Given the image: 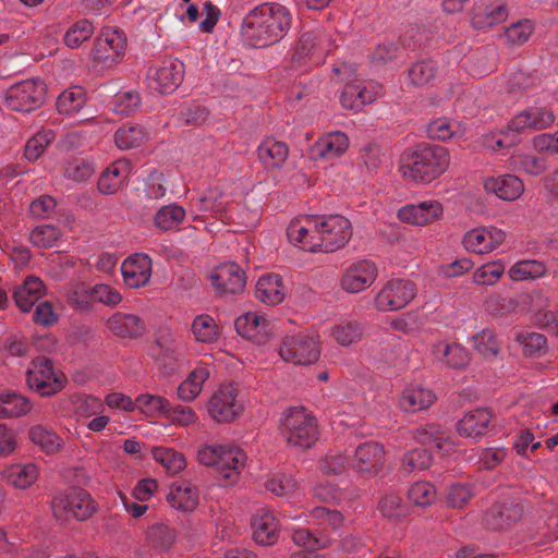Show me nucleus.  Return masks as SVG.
<instances>
[{"label": "nucleus", "instance_id": "nucleus-1", "mask_svg": "<svg viewBox=\"0 0 558 558\" xmlns=\"http://www.w3.org/2000/svg\"><path fill=\"white\" fill-rule=\"evenodd\" d=\"M289 10L279 3H263L243 19L241 33L248 44L266 47L278 43L291 27Z\"/></svg>", "mask_w": 558, "mask_h": 558}, {"label": "nucleus", "instance_id": "nucleus-2", "mask_svg": "<svg viewBox=\"0 0 558 558\" xmlns=\"http://www.w3.org/2000/svg\"><path fill=\"white\" fill-rule=\"evenodd\" d=\"M450 165L449 150L439 145L404 151L400 159L401 175L417 184H427L439 178Z\"/></svg>", "mask_w": 558, "mask_h": 558}, {"label": "nucleus", "instance_id": "nucleus-3", "mask_svg": "<svg viewBox=\"0 0 558 558\" xmlns=\"http://www.w3.org/2000/svg\"><path fill=\"white\" fill-rule=\"evenodd\" d=\"M197 460L205 466H211L229 484L235 483L245 468L247 457L238 446L230 442L205 444L197 450Z\"/></svg>", "mask_w": 558, "mask_h": 558}, {"label": "nucleus", "instance_id": "nucleus-4", "mask_svg": "<svg viewBox=\"0 0 558 558\" xmlns=\"http://www.w3.org/2000/svg\"><path fill=\"white\" fill-rule=\"evenodd\" d=\"M280 432L289 446L300 449L311 448L318 439L317 421L303 407H291L282 413Z\"/></svg>", "mask_w": 558, "mask_h": 558}, {"label": "nucleus", "instance_id": "nucleus-5", "mask_svg": "<svg viewBox=\"0 0 558 558\" xmlns=\"http://www.w3.org/2000/svg\"><path fill=\"white\" fill-rule=\"evenodd\" d=\"M335 45L330 34L317 28L303 33L295 46L291 62L295 70L306 71L324 63Z\"/></svg>", "mask_w": 558, "mask_h": 558}, {"label": "nucleus", "instance_id": "nucleus-6", "mask_svg": "<svg viewBox=\"0 0 558 558\" xmlns=\"http://www.w3.org/2000/svg\"><path fill=\"white\" fill-rule=\"evenodd\" d=\"M554 122V111L547 106L535 104L517 112L502 132L511 135L512 143H519L521 135L547 129Z\"/></svg>", "mask_w": 558, "mask_h": 558}, {"label": "nucleus", "instance_id": "nucleus-7", "mask_svg": "<svg viewBox=\"0 0 558 558\" xmlns=\"http://www.w3.org/2000/svg\"><path fill=\"white\" fill-rule=\"evenodd\" d=\"M28 387L43 397L60 392L66 385L68 378L63 372L54 368L51 360L39 356L32 361L27 372Z\"/></svg>", "mask_w": 558, "mask_h": 558}, {"label": "nucleus", "instance_id": "nucleus-8", "mask_svg": "<svg viewBox=\"0 0 558 558\" xmlns=\"http://www.w3.org/2000/svg\"><path fill=\"white\" fill-rule=\"evenodd\" d=\"M47 87L41 80L29 78L10 86L3 94L4 105L19 112H32L46 100Z\"/></svg>", "mask_w": 558, "mask_h": 558}, {"label": "nucleus", "instance_id": "nucleus-9", "mask_svg": "<svg viewBox=\"0 0 558 558\" xmlns=\"http://www.w3.org/2000/svg\"><path fill=\"white\" fill-rule=\"evenodd\" d=\"M243 401L234 383L220 385L207 401V414L217 423H230L243 411Z\"/></svg>", "mask_w": 558, "mask_h": 558}, {"label": "nucleus", "instance_id": "nucleus-10", "mask_svg": "<svg viewBox=\"0 0 558 558\" xmlns=\"http://www.w3.org/2000/svg\"><path fill=\"white\" fill-rule=\"evenodd\" d=\"M280 357L294 365H310L320 356L318 337L314 333L300 332L287 336L279 347Z\"/></svg>", "mask_w": 558, "mask_h": 558}, {"label": "nucleus", "instance_id": "nucleus-11", "mask_svg": "<svg viewBox=\"0 0 558 558\" xmlns=\"http://www.w3.org/2000/svg\"><path fill=\"white\" fill-rule=\"evenodd\" d=\"M51 508L57 520L66 521L75 518L78 521H84L96 512L97 505L86 490L72 489L66 494L54 496Z\"/></svg>", "mask_w": 558, "mask_h": 558}, {"label": "nucleus", "instance_id": "nucleus-12", "mask_svg": "<svg viewBox=\"0 0 558 558\" xmlns=\"http://www.w3.org/2000/svg\"><path fill=\"white\" fill-rule=\"evenodd\" d=\"M319 215H304L292 219L287 236L294 246L311 252H322Z\"/></svg>", "mask_w": 558, "mask_h": 558}, {"label": "nucleus", "instance_id": "nucleus-13", "mask_svg": "<svg viewBox=\"0 0 558 558\" xmlns=\"http://www.w3.org/2000/svg\"><path fill=\"white\" fill-rule=\"evenodd\" d=\"M415 284L408 279H389L376 293L374 304L379 312H393L405 307L415 296Z\"/></svg>", "mask_w": 558, "mask_h": 558}, {"label": "nucleus", "instance_id": "nucleus-14", "mask_svg": "<svg viewBox=\"0 0 558 558\" xmlns=\"http://www.w3.org/2000/svg\"><path fill=\"white\" fill-rule=\"evenodd\" d=\"M128 38L122 29L105 27L93 49L94 59L107 65L120 62L125 54Z\"/></svg>", "mask_w": 558, "mask_h": 558}, {"label": "nucleus", "instance_id": "nucleus-15", "mask_svg": "<svg viewBox=\"0 0 558 558\" xmlns=\"http://www.w3.org/2000/svg\"><path fill=\"white\" fill-rule=\"evenodd\" d=\"M385 94L384 86L377 82L355 80L347 84L340 95V104L347 110L361 111Z\"/></svg>", "mask_w": 558, "mask_h": 558}, {"label": "nucleus", "instance_id": "nucleus-16", "mask_svg": "<svg viewBox=\"0 0 558 558\" xmlns=\"http://www.w3.org/2000/svg\"><path fill=\"white\" fill-rule=\"evenodd\" d=\"M322 252L331 253L343 247L352 235V226L341 215H319Z\"/></svg>", "mask_w": 558, "mask_h": 558}, {"label": "nucleus", "instance_id": "nucleus-17", "mask_svg": "<svg viewBox=\"0 0 558 558\" xmlns=\"http://www.w3.org/2000/svg\"><path fill=\"white\" fill-rule=\"evenodd\" d=\"M386 450L379 442L369 440L360 444L354 451V456L350 462V468L365 476L372 477L377 475L385 465Z\"/></svg>", "mask_w": 558, "mask_h": 558}, {"label": "nucleus", "instance_id": "nucleus-18", "mask_svg": "<svg viewBox=\"0 0 558 558\" xmlns=\"http://www.w3.org/2000/svg\"><path fill=\"white\" fill-rule=\"evenodd\" d=\"M506 240L504 230L493 226H481L466 231L462 238L465 251L484 255L498 248Z\"/></svg>", "mask_w": 558, "mask_h": 558}, {"label": "nucleus", "instance_id": "nucleus-19", "mask_svg": "<svg viewBox=\"0 0 558 558\" xmlns=\"http://www.w3.org/2000/svg\"><path fill=\"white\" fill-rule=\"evenodd\" d=\"M378 269L368 259H357L349 264L341 277V288L348 293H359L368 289L377 279Z\"/></svg>", "mask_w": 558, "mask_h": 558}, {"label": "nucleus", "instance_id": "nucleus-20", "mask_svg": "<svg viewBox=\"0 0 558 558\" xmlns=\"http://www.w3.org/2000/svg\"><path fill=\"white\" fill-rule=\"evenodd\" d=\"M509 16L508 5L501 0H480L471 11V24L476 31L486 32L502 24Z\"/></svg>", "mask_w": 558, "mask_h": 558}, {"label": "nucleus", "instance_id": "nucleus-21", "mask_svg": "<svg viewBox=\"0 0 558 558\" xmlns=\"http://www.w3.org/2000/svg\"><path fill=\"white\" fill-rule=\"evenodd\" d=\"M442 215L444 207L441 203L436 199L408 204L402 206L397 213V217L400 221L416 227H425L439 220Z\"/></svg>", "mask_w": 558, "mask_h": 558}, {"label": "nucleus", "instance_id": "nucleus-22", "mask_svg": "<svg viewBox=\"0 0 558 558\" xmlns=\"http://www.w3.org/2000/svg\"><path fill=\"white\" fill-rule=\"evenodd\" d=\"M121 274L124 283L131 289H138L148 284L153 274V260L144 253H134L121 264Z\"/></svg>", "mask_w": 558, "mask_h": 558}, {"label": "nucleus", "instance_id": "nucleus-23", "mask_svg": "<svg viewBox=\"0 0 558 558\" xmlns=\"http://www.w3.org/2000/svg\"><path fill=\"white\" fill-rule=\"evenodd\" d=\"M149 86L160 94H171L183 80V64L175 60L163 61L148 74Z\"/></svg>", "mask_w": 558, "mask_h": 558}, {"label": "nucleus", "instance_id": "nucleus-24", "mask_svg": "<svg viewBox=\"0 0 558 558\" xmlns=\"http://www.w3.org/2000/svg\"><path fill=\"white\" fill-rule=\"evenodd\" d=\"M210 281L220 294H238L245 288V274L235 263H225L210 274Z\"/></svg>", "mask_w": 558, "mask_h": 558}, {"label": "nucleus", "instance_id": "nucleus-25", "mask_svg": "<svg viewBox=\"0 0 558 558\" xmlns=\"http://www.w3.org/2000/svg\"><path fill=\"white\" fill-rule=\"evenodd\" d=\"M106 327L117 337L137 339L147 331L145 320L137 314L116 312L106 320Z\"/></svg>", "mask_w": 558, "mask_h": 558}, {"label": "nucleus", "instance_id": "nucleus-26", "mask_svg": "<svg viewBox=\"0 0 558 558\" xmlns=\"http://www.w3.org/2000/svg\"><path fill=\"white\" fill-rule=\"evenodd\" d=\"M483 184L487 193L494 194L498 198L507 202H512L521 197L525 189L523 181L513 174L487 177L484 179Z\"/></svg>", "mask_w": 558, "mask_h": 558}, {"label": "nucleus", "instance_id": "nucleus-27", "mask_svg": "<svg viewBox=\"0 0 558 558\" xmlns=\"http://www.w3.org/2000/svg\"><path fill=\"white\" fill-rule=\"evenodd\" d=\"M253 537L259 545H272L279 533L276 515L268 509H258L252 518Z\"/></svg>", "mask_w": 558, "mask_h": 558}, {"label": "nucleus", "instance_id": "nucleus-28", "mask_svg": "<svg viewBox=\"0 0 558 558\" xmlns=\"http://www.w3.org/2000/svg\"><path fill=\"white\" fill-rule=\"evenodd\" d=\"M132 171V165L128 159H119L101 173L98 179V190L102 194L117 193L126 182Z\"/></svg>", "mask_w": 558, "mask_h": 558}, {"label": "nucleus", "instance_id": "nucleus-29", "mask_svg": "<svg viewBox=\"0 0 558 558\" xmlns=\"http://www.w3.org/2000/svg\"><path fill=\"white\" fill-rule=\"evenodd\" d=\"M286 295L287 287L279 275L265 274L258 278L255 286V296L262 303L275 306L282 303Z\"/></svg>", "mask_w": 558, "mask_h": 558}, {"label": "nucleus", "instance_id": "nucleus-30", "mask_svg": "<svg viewBox=\"0 0 558 558\" xmlns=\"http://www.w3.org/2000/svg\"><path fill=\"white\" fill-rule=\"evenodd\" d=\"M235 329L242 337L262 341L270 335V323L259 312H247L235 320Z\"/></svg>", "mask_w": 558, "mask_h": 558}, {"label": "nucleus", "instance_id": "nucleus-31", "mask_svg": "<svg viewBox=\"0 0 558 558\" xmlns=\"http://www.w3.org/2000/svg\"><path fill=\"white\" fill-rule=\"evenodd\" d=\"M436 400V396L429 388L420 384L408 385L400 398L399 405L402 411L415 413L429 408Z\"/></svg>", "mask_w": 558, "mask_h": 558}, {"label": "nucleus", "instance_id": "nucleus-32", "mask_svg": "<svg viewBox=\"0 0 558 558\" xmlns=\"http://www.w3.org/2000/svg\"><path fill=\"white\" fill-rule=\"evenodd\" d=\"M1 475L8 485L17 489H27L37 482L39 468L33 462L11 463L3 469Z\"/></svg>", "mask_w": 558, "mask_h": 558}, {"label": "nucleus", "instance_id": "nucleus-33", "mask_svg": "<svg viewBox=\"0 0 558 558\" xmlns=\"http://www.w3.org/2000/svg\"><path fill=\"white\" fill-rule=\"evenodd\" d=\"M211 374L210 366L198 364L192 369L186 378L178 386V398L184 402H193L203 391L205 383Z\"/></svg>", "mask_w": 558, "mask_h": 558}, {"label": "nucleus", "instance_id": "nucleus-34", "mask_svg": "<svg viewBox=\"0 0 558 558\" xmlns=\"http://www.w3.org/2000/svg\"><path fill=\"white\" fill-rule=\"evenodd\" d=\"M178 539L177 530L166 522H156L147 526L144 532V542L151 549L159 553L169 551Z\"/></svg>", "mask_w": 558, "mask_h": 558}, {"label": "nucleus", "instance_id": "nucleus-35", "mask_svg": "<svg viewBox=\"0 0 558 558\" xmlns=\"http://www.w3.org/2000/svg\"><path fill=\"white\" fill-rule=\"evenodd\" d=\"M45 293L46 287L43 280L36 276H28L23 283L15 289L13 299L16 306L22 312L27 313Z\"/></svg>", "mask_w": 558, "mask_h": 558}, {"label": "nucleus", "instance_id": "nucleus-36", "mask_svg": "<svg viewBox=\"0 0 558 558\" xmlns=\"http://www.w3.org/2000/svg\"><path fill=\"white\" fill-rule=\"evenodd\" d=\"M492 417L489 410L476 409L458 422L457 430L462 437L477 439L486 434Z\"/></svg>", "mask_w": 558, "mask_h": 558}, {"label": "nucleus", "instance_id": "nucleus-37", "mask_svg": "<svg viewBox=\"0 0 558 558\" xmlns=\"http://www.w3.org/2000/svg\"><path fill=\"white\" fill-rule=\"evenodd\" d=\"M432 354L438 362L451 368H463L470 363V354L459 343L438 341L432 348Z\"/></svg>", "mask_w": 558, "mask_h": 558}, {"label": "nucleus", "instance_id": "nucleus-38", "mask_svg": "<svg viewBox=\"0 0 558 558\" xmlns=\"http://www.w3.org/2000/svg\"><path fill=\"white\" fill-rule=\"evenodd\" d=\"M523 507L514 501L495 504L485 514L484 521L490 529H501L509 523L521 519Z\"/></svg>", "mask_w": 558, "mask_h": 558}, {"label": "nucleus", "instance_id": "nucleus-39", "mask_svg": "<svg viewBox=\"0 0 558 558\" xmlns=\"http://www.w3.org/2000/svg\"><path fill=\"white\" fill-rule=\"evenodd\" d=\"M167 501L175 510L183 512L193 511L199 501L198 490L187 482L173 484L169 488Z\"/></svg>", "mask_w": 558, "mask_h": 558}, {"label": "nucleus", "instance_id": "nucleus-40", "mask_svg": "<svg viewBox=\"0 0 558 558\" xmlns=\"http://www.w3.org/2000/svg\"><path fill=\"white\" fill-rule=\"evenodd\" d=\"M259 160L269 168L281 167L287 160L289 148L286 143L274 137L265 138L257 148Z\"/></svg>", "mask_w": 558, "mask_h": 558}, {"label": "nucleus", "instance_id": "nucleus-41", "mask_svg": "<svg viewBox=\"0 0 558 558\" xmlns=\"http://www.w3.org/2000/svg\"><path fill=\"white\" fill-rule=\"evenodd\" d=\"M349 137L342 132L329 133L315 144L316 154L325 159H333L344 154L349 147Z\"/></svg>", "mask_w": 558, "mask_h": 558}, {"label": "nucleus", "instance_id": "nucleus-42", "mask_svg": "<svg viewBox=\"0 0 558 558\" xmlns=\"http://www.w3.org/2000/svg\"><path fill=\"white\" fill-rule=\"evenodd\" d=\"M157 344L166 359L173 360L178 363L185 361L187 349L181 336L170 330H163L157 339Z\"/></svg>", "mask_w": 558, "mask_h": 558}, {"label": "nucleus", "instance_id": "nucleus-43", "mask_svg": "<svg viewBox=\"0 0 558 558\" xmlns=\"http://www.w3.org/2000/svg\"><path fill=\"white\" fill-rule=\"evenodd\" d=\"M191 331L195 341L201 343H214L219 338V326L208 314L196 315L192 322Z\"/></svg>", "mask_w": 558, "mask_h": 558}, {"label": "nucleus", "instance_id": "nucleus-44", "mask_svg": "<svg viewBox=\"0 0 558 558\" xmlns=\"http://www.w3.org/2000/svg\"><path fill=\"white\" fill-rule=\"evenodd\" d=\"M151 456L170 475H175L186 468L184 454L172 448L155 447L151 450Z\"/></svg>", "mask_w": 558, "mask_h": 558}, {"label": "nucleus", "instance_id": "nucleus-45", "mask_svg": "<svg viewBox=\"0 0 558 558\" xmlns=\"http://www.w3.org/2000/svg\"><path fill=\"white\" fill-rule=\"evenodd\" d=\"M546 271L544 263L536 259H522L509 268L508 276L513 281L534 280L543 277Z\"/></svg>", "mask_w": 558, "mask_h": 558}, {"label": "nucleus", "instance_id": "nucleus-46", "mask_svg": "<svg viewBox=\"0 0 558 558\" xmlns=\"http://www.w3.org/2000/svg\"><path fill=\"white\" fill-rule=\"evenodd\" d=\"M169 401L158 395L142 393L135 399V410L150 418L165 417Z\"/></svg>", "mask_w": 558, "mask_h": 558}, {"label": "nucleus", "instance_id": "nucleus-47", "mask_svg": "<svg viewBox=\"0 0 558 558\" xmlns=\"http://www.w3.org/2000/svg\"><path fill=\"white\" fill-rule=\"evenodd\" d=\"M534 32V23L529 19L518 21L505 28L498 38L504 40L507 46H522Z\"/></svg>", "mask_w": 558, "mask_h": 558}, {"label": "nucleus", "instance_id": "nucleus-48", "mask_svg": "<svg viewBox=\"0 0 558 558\" xmlns=\"http://www.w3.org/2000/svg\"><path fill=\"white\" fill-rule=\"evenodd\" d=\"M86 102V95L82 87L73 86L63 90L57 99V109L61 114L73 116Z\"/></svg>", "mask_w": 558, "mask_h": 558}, {"label": "nucleus", "instance_id": "nucleus-49", "mask_svg": "<svg viewBox=\"0 0 558 558\" xmlns=\"http://www.w3.org/2000/svg\"><path fill=\"white\" fill-rule=\"evenodd\" d=\"M427 132L429 137L448 141L453 137H465L466 130L461 123L457 121H449L448 119L440 118L432 121L428 124Z\"/></svg>", "mask_w": 558, "mask_h": 558}, {"label": "nucleus", "instance_id": "nucleus-50", "mask_svg": "<svg viewBox=\"0 0 558 558\" xmlns=\"http://www.w3.org/2000/svg\"><path fill=\"white\" fill-rule=\"evenodd\" d=\"M185 215V209L182 206L166 205L155 214L154 223L161 231L173 230L183 222Z\"/></svg>", "mask_w": 558, "mask_h": 558}, {"label": "nucleus", "instance_id": "nucleus-51", "mask_svg": "<svg viewBox=\"0 0 558 558\" xmlns=\"http://www.w3.org/2000/svg\"><path fill=\"white\" fill-rule=\"evenodd\" d=\"M29 439L46 453H56L62 447V439L51 429L35 425L29 429Z\"/></svg>", "mask_w": 558, "mask_h": 558}, {"label": "nucleus", "instance_id": "nucleus-52", "mask_svg": "<svg viewBox=\"0 0 558 558\" xmlns=\"http://www.w3.org/2000/svg\"><path fill=\"white\" fill-rule=\"evenodd\" d=\"M474 349L486 360H494L500 353L501 342L494 331L484 329L472 337Z\"/></svg>", "mask_w": 558, "mask_h": 558}, {"label": "nucleus", "instance_id": "nucleus-53", "mask_svg": "<svg viewBox=\"0 0 558 558\" xmlns=\"http://www.w3.org/2000/svg\"><path fill=\"white\" fill-rule=\"evenodd\" d=\"M2 404L3 418H13L26 415L33 408L31 400L17 392L2 393Z\"/></svg>", "mask_w": 558, "mask_h": 558}, {"label": "nucleus", "instance_id": "nucleus-54", "mask_svg": "<svg viewBox=\"0 0 558 558\" xmlns=\"http://www.w3.org/2000/svg\"><path fill=\"white\" fill-rule=\"evenodd\" d=\"M363 333V326L352 320L337 324L331 331L333 339L342 347H348L361 341Z\"/></svg>", "mask_w": 558, "mask_h": 558}, {"label": "nucleus", "instance_id": "nucleus-55", "mask_svg": "<svg viewBox=\"0 0 558 558\" xmlns=\"http://www.w3.org/2000/svg\"><path fill=\"white\" fill-rule=\"evenodd\" d=\"M506 265L501 259H497L478 267L472 276L473 282L478 286H493L504 276Z\"/></svg>", "mask_w": 558, "mask_h": 558}, {"label": "nucleus", "instance_id": "nucleus-56", "mask_svg": "<svg viewBox=\"0 0 558 558\" xmlns=\"http://www.w3.org/2000/svg\"><path fill=\"white\" fill-rule=\"evenodd\" d=\"M94 26L87 20H81L74 23L64 34V44L72 49L81 47L94 35Z\"/></svg>", "mask_w": 558, "mask_h": 558}, {"label": "nucleus", "instance_id": "nucleus-57", "mask_svg": "<svg viewBox=\"0 0 558 558\" xmlns=\"http://www.w3.org/2000/svg\"><path fill=\"white\" fill-rule=\"evenodd\" d=\"M72 403L75 413L85 418L101 414L105 411L101 399L90 395H74Z\"/></svg>", "mask_w": 558, "mask_h": 558}, {"label": "nucleus", "instance_id": "nucleus-58", "mask_svg": "<svg viewBox=\"0 0 558 558\" xmlns=\"http://www.w3.org/2000/svg\"><path fill=\"white\" fill-rule=\"evenodd\" d=\"M311 515L315 524L324 531L330 530L337 533L344 523V518L340 511L330 510L326 507L314 508Z\"/></svg>", "mask_w": 558, "mask_h": 558}, {"label": "nucleus", "instance_id": "nucleus-59", "mask_svg": "<svg viewBox=\"0 0 558 558\" xmlns=\"http://www.w3.org/2000/svg\"><path fill=\"white\" fill-rule=\"evenodd\" d=\"M437 63L432 59L423 60L414 63L408 73L411 84L415 86H424L436 77Z\"/></svg>", "mask_w": 558, "mask_h": 558}, {"label": "nucleus", "instance_id": "nucleus-60", "mask_svg": "<svg viewBox=\"0 0 558 558\" xmlns=\"http://www.w3.org/2000/svg\"><path fill=\"white\" fill-rule=\"evenodd\" d=\"M53 138L54 132L52 130L43 129L38 131L27 141L25 145V158L31 161L37 160L43 155L48 145L53 141Z\"/></svg>", "mask_w": 558, "mask_h": 558}, {"label": "nucleus", "instance_id": "nucleus-61", "mask_svg": "<svg viewBox=\"0 0 558 558\" xmlns=\"http://www.w3.org/2000/svg\"><path fill=\"white\" fill-rule=\"evenodd\" d=\"M517 341L529 356H541L547 351V339L542 333L522 332L517 336Z\"/></svg>", "mask_w": 558, "mask_h": 558}, {"label": "nucleus", "instance_id": "nucleus-62", "mask_svg": "<svg viewBox=\"0 0 558 558\" xmlns=\"http://www.w3.org/2000/svg\"><path fill=\"white\" fill-rule=\"evenodd\" d=\"M60 238V230L52 225L37 226L29 235L32 244L40 248L52 247Z\"/></svg>", "mask_w": 558, "mask_h": 558}, {"label": "nucleus", "instance_id": "nucleus-63", "mask_svg": "<svg viewBox=\"0 0 558 558\" xmlns=\"http://www.w3.org/2000/svg\"><path fill=\"white\" fill-rule=\"evenodd\" d=\"M146 135L140 126H122L114 134L116 145L120 149H131L140 146Z\"/></svg>", "mask_w": 558, "mask_h": 558}, {"label": "nucleus", "instance_id": "nucleus-64", "mask_svg": "<svg viewBox=\"0 0 558 558\" xmlns=\"http://www.w3.org/2000/svg\"><path fill=\"white\" fill-rule=\"evenodd\" d=\"M513 166L525 173L537 177L542 174L546 167V160L532 154H517L512 156Z\"/></svg>", "mask_w": 558, "mask_h": 558}]
</instances>
